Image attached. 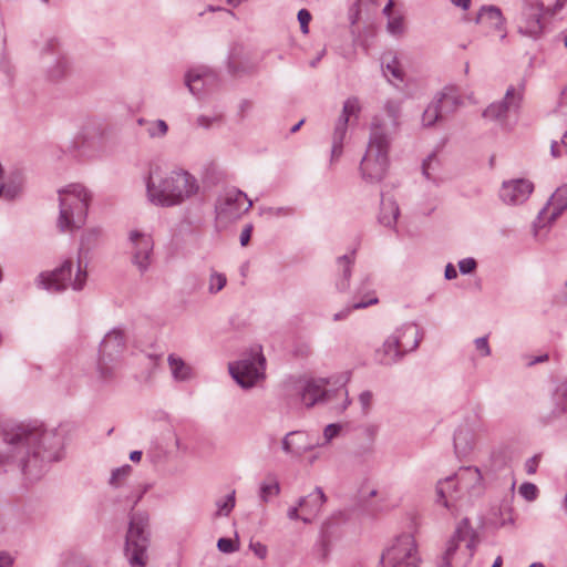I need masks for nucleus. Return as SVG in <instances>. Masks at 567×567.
Listing matches in <instances>:
<instances>
[{
  "label": "nucleus",
  "instance_id": "nucleus-1",
  "mask_svg": "<svg viewBox=\"0 0 567 567\" xmlns=\"http://www.w3.org/2000/svg\"><path fill=\"white\" fill-rule=\"evenodd\" d=\"M63 434L42 424H17L3 431L4 447L0 465L6 471L19 470L29 482L39 481L51 462L60 458Z\"/></svg>",
  "mask_w": 567,
  "mask_h": 567
},
{
  "label": "nucleus",
  "instance_id": "nucleus-2",
  "mask_svg": "<svg viewBox=\"0 0 567 567\" xmlns=\"http://www.w3.org/2000/svg\"><path fill=\"white\" fill-rule=\"evenodd\" d=\"M197 179L184 169H167L153 165L146 182L148 200L156 206L172 207L197 194Z\"/></svg>",
  "mask_w": 567,
  "mask_h": 567
},
{
  "label": "nucleus",
  "instance_id": "nucleus-3",
  "mask_svg": "<svg viewBox=\"0 0 567 567\" xmlns=\"http://www.w3.org/2000/svg\"><path fill=\"white\" fill-rule=\"evenodd\" d=\"M58 193L60 207L58 228L64 233L82 227L92 198L90 192L81 184H71Z\"/></svg>",
  "mask_w": 567,
  "mask_h": 567
},
{
  "label": "nucleus",
  "instance_id": "nucleus-4",
  "mask_svg": "<svg viewBox=\"0 0 567 567\" xmlns=\"http://www.w3.org/2000/svg\"><path fill=\"white\" fill-rule=\"evenodd\" d=\"M151 530L150 516L144 511H133L128 515V527L125 535L124 556L132 567H145Z\"/></svg>",
  "mask_w": 567,
  "mask_h": 567
},
{
  "label": "nucleus",
  "instance_id": "nucleus-5",
  "mask_svg": "<svg viewBox=\"0 0 567 567\" xmlns=\"http://www.w3.org/2000/svg\"><path fill=\"white\" fill-rule=\"evenodd\" d=\"M476 545L477 534L468 518L461 519L447 542L441 567H466L473 558Z\"/></svg>",
  "mask_w": 567,
  "mask_h": 567
},
{
  "label": "nucleus",
  "instance_id": "nucleus-6",
  "mask_svg": "<svg viewBox=\"0 0 567 567\" xmlns=\"http://www.w3.org/2000/svg\"><path fill=\"white\" fill-rule=\"evenodd\" d=\"M126 349L124 331L115 328L107 332L100 343L97 369L103 380L114 378L121 358Z\"/></svg>",
  "mask_w": 567,
  "mask_h": 567
},
{
  "label": "nucleus",
  "instance_id": "nucleus-7",
  "mask_svg": "<svg viewBox=\"0 0 567 567\" xmlns=\"http://www.w3.org/2000/svg\"><path fill=\"white\" fill-rule=\"evenodd\" d=\"M86 262L78 260L76 272L73 276L72 260H65L59 268L53 270L50 275L41 274L39 276V284L47 290L59 292L71 287L73 290H81L86 282Z\"/></svg>",
  "mask_w": 567,
  "mask_h": 567
},
{
  "label": "nucleus",
  "instance_id": "nucleus-8",
  "mask_svg": "<svg viewBox=\"0 0 567 567\" xmlns=\"http://www.w3.org/2000/svg\"><path fill=\"white\" fill-rule=\"evenodd\" d=\"M265 367L266 358L262 354L261 346H255L240 360L229 363L228 370L241 388L248 389L265 378Z\"/></svg>",
  "mask_w": 567,
  "mask_h": 567
},
{
  "label": "nucleus",
  "instance_id": "nucleus-9",
  "mask_svg": "<svg viewBox=\"0 0 567 567\" xmlns=\"http://www.w3.org/2000/svg\"><path fill=\"white\" fill-rule=\"evenodd\" d=\"M410 336L409 341H402L401 336H390L377 350L378 361L384 365H391L400 361L406 353L414 351L422 339L419 327L415 323H404L402 336Z\"/></svg>",
  "mask_w": 567,
  "mask_h": 567
},
{
  "label": "nucleus",
  "instance_id": "nucleus-10",
  "mask_svg": "<svg viewBox=\"0 0 567 567\" xmlns=\"http://www.w3.org/2000/svg\"><path fill=\"white\" fill-rule=\"evenodd\" d=\"M525 94V83L509 85L505 92L503 100L489 104L483 112V116L487 120L497 121L501 125L508 127L512 116L516 117Z\"/></svg>",
  "mask_w": 567,
  "mask_h": 567
},
{
  "label": "nucleus",
  "instance_id": "nucleus-11",
  "mask_svg": "<svg viewBox=\"0 0 567 567\" xmlns=\"http://www.w3.org/2000/svg\"><path fill=\"white\" fill-rule=\"evenodd\" d=\"M381 567H416L420 563L417 547L411 534H403L382 553Z\"/></svg>",
  "mask_w": 567,
  "mask_h": 567
},
{
  "label": "nucleus",
  "instance_id": "nucleus-12",
  "mask_svg": "<svg viewBox=\"0 0 567 567\" xmlns=\"http://www.w3.org/2000/svg\"><path fill=\"white\" fill-rule=\"evenodd\" d=\"M383 110L385 116L374 115L370 123L369 142H389L394 138L400 127V116L402 105L400 101L388 100Z\"/></svg>",
  "mask_w": 567,
  "mask_h": 567
},
{
  "label": "nucleus",
  "instance_id": "nucleus-13",
  "mask_svg": "<svg viewBox=\"0 0 567 567\" xmlns=\"http://www.w3.org/2000/svg\"><path fill=\"white\" fill-rule=\"evenodd\" d=\"M389 144H368L360 163L362 177L369 183L383 179L389 167Z\"/></svg>",
  "mask_w": 567,
  "mask_h": 567
},
{
  "label": "nucleus",
  "instance_id": "nucleus-14",
  "mask_svg": "<svg viewBox=\"0 0 567 567\" xmlns=\"http://www.w3.org/2000/svg\"><path fill=\"white\" fill-rule=\"evenodd\" d=\"M362 111L363 104L358 96L351 95L343 101L341 111L333 124L332 142H344L351 137L349 132L358 126Z\"/></svg>",
  "mask_w": 567,
  "mask_h": 567
},
{
  "label": "nucleus",
  "instance_id": "nucleus-15",
  "mask_svg": "<svg viewBox=\"0 0 567 567\" xmlns=\"http://www.w3.org/2000/svg\"><path fill=\"white\" fill-rule=\"evenodd\" d=\"M252 202L239 189H228L217 200L216 212L219 218L233 220L248 212Z\"/></svg>",
  "mask_w": 567,
  "mask_h": 567
},
{
  "label": "nucleus",
  "instance_id": "nucleus-16",
  "mask_svg": "<svg viewBox=\"0 0 567 567\" xmlns=\"http://www.w3.org/2000/svg\"><path fill=\"white\" fill-rule=\"evenodd\" d=\"M458 105L456 96L447 93H439L435 99L427 105L422 114V125L431 127L436 122L444 120L449 114L453 113Z\"/></svg>",
  "mask_w": 567,
  "mask_h": 567
},
{
  "label": "nucleus",
  "instance_id": "nucleus-17",
  "mask_svg": "<svg viewBox=\"0 0 567 567\" xmlns=\"http://www.w3.org/2000/svg\"><path fill=\"white\" fill-rule=\"evenodd\" d=\"M128 238L132 244V261L144 274L151 265L154 241L151 235L138 230H132Z\"/></svg>",
  "mask_w": 567,
  "mask_h": 567
},
{
  "label": "nucleus",
  "instance_id": "nucleus-18",
  "mask_svg": "<svg viewBox=\"0 0 567 567\" xmlns=\"http://www.w3.org/2000/svg\"><path fill=\"white\" fill-rule=\"evenodd\" d=\"M534 190V184L526 178L505 181L499 189V198L506 205H520Z\"/></svg>",
  "mask_w": 567,
  "mask_h": 567
},
{
  "label": "nucleus",
  "instance_id": "nucleus-19",
  "mask_svg": "<svg viewBox=\"0 0 567 567\" xmlns=\"http://www.w3.org/2000/svg\"><path fill=\"white\" fill-rule=\"evenodd\" d=\"M43 54H52L55 56L52 65L48 66L47 74L52 81H59L68 75L70 71V61L68 56L60 50V42L56 38L47 40L42 48Z\"/></svg>",
  "mask_w": 567,
  "mask_h": 567
},
{
  "label": "nucleus",
  "instance_id": "nucleus-20",
  "mask_svg": "<svg viewBox=\"0 0 567 567\" xmlns=\"http://www.w3.org/2000/svg\"><path fill=\"white\" fill-rule=\"evenodd\" d=\"M542 14H543V3L538 0L534 2H526L519 21V32L530 35L537 37L543 29L542 25Z\"/></svg>",
  "mask_w": 567,
  "mask_h": 567
},
{
  "label": "nucleus",
  "instance_id": "nucleus-21",
  "mask_svg": "<svg viewBox=\"0 0 567 567\" xmlns=\"http://www.w3.org/2000/svg\"><path fill=\"white\" fill-rule=\"evenodd\" d=\"M216 81V73L206 66L190 69L185 75V85L197 97L206 92V86L213 85Z\"/></svg>",
  "mask_w": 567,
  "mask_h": 567
},
{
  "label": "nucleus",
  "instance_id": "nucleus-22",
  "mask_svg": "<svg viewBox=\"0 0 567 567\" xmlns=\"http://www.w3.org/2000/svg\"><path fill=\"white\" fill-rule=\"evenodd\" d=\"M454 478L463 494L470 496L478 495L483 491V476L481 471L474 466L461 467Z\"/></svg>",
  "mask_w": 567,
  "mask_h": 567
},
{
  "label": "nucleus",
  "instance_id": "nucleus-23",
  "mask_svg": "<svg viewBox=\"0 0 567 567\" xmlns=\"http://www.w3.org/2000/svg\"><path fill=\"white\" fill-rule=\"evenodd\" d=\"M316 445L309 442L308 434L303 431H291L285 435L281 442L282 451L288 455L297 457L313 450Z\"/></svg>",
  "mask_w": 567,
  "mask_h": 567
},
{
  "label": "nucleus",
  "instance_id": "nucleus-24",
  "mask_svg": "<svg viewBox=\"0 0 567 567\" xmlns=\"http://www.w3.org/2000/svg\"><path fill=\"white\" fill-rule=\"evenodd\" d=\"M326 499V495L320 487H316L309 495L300 497L299 506L302 509L301 520L306 524L312 523L321 512Z\"/></svg>",
  "mask_w": 567,
  "mask_h": 567
},
{
  "label": "nucleus",
  "instance_id": "nucleus-25",
  "mask_svg": "<svg viewBox=\"0 0 567 567\" xmlns=\"http://www.w3.org/2000/svg\"><path fill=\"white\" fill-rule=\"evenodd\" d=\"M436 503L446 508L452 507V502L462 497L463 493L453 476L439 481L435 488Z\"/></svg>",
  "mask_w": 567,
  "mask_h": 567
},
{
  "label": "nucleus",
  "instance_id": "nucleus-26",
  "mask_svg": "<svg viewBox=\"0 0 567 567\" xmlns=\"http://www.w3.org/2000/svg\"><path fill=\"white\" fill-rule=\"evenodd\" d=\"M567 208V184L559 186L550 196L547 206L538 214L540 223L545 215L549 214V221H554Z\"/></svg>",
  "mask_w": 567,
  "mask_h": 567
},
{
  "label": "nucleus",
  "instance_id": "nucleus-27",
  "mask_svg": "<svg viewBox=\"0 0 567 567\" xmlns=\"http://www.w3.org/2000/svg\"><path fill=\"white\" fill-rule=\"evenodd\" d=\"M476 23L485 24L488 28L501 31L502 39L506 37L504 33V18L502 11L495 6L482 7L477 14Z\"/></svg>",
  "mask_w": 567,
  "mask_h": 567
},
{
  "label": "nucleus",
  "instance_id": "nucleus-28",
  "mask_svg": "<svg viewBox=\"0 0 567 567\" xmlns=\"http://www.w3.org/2000/svg\"><path fill=\"white\" fill-rule=\"evenodd\" d=\"M167 363L172 373V377L177 382H186L194 378L193 368L186 363L181 357L171 353L167 357Z\"/></svg>",
  "mask_w": 567,
  "mask_h": 567
},
{
  "label": "nucleus",
  "instance_id": "nucleus-29",
  "mask_svg": "<svg viewBox=\"0 0 567 567\" xmlns=\"http://www.w3.org/2000/svg\"><path fill=\"white\" fill-rule=\"evenodd\" d=\"M326 395L327 393L323 383L317 381L307 382L300 393L302 403L308 408H311L316 403L324 400Z\"/></svg>",
  "mask_w": 567,
  "mask_h": 567
},
{
  "label": "nucleus",
  "instance_id": "nucleus-30",
  "mask_svg": "<svg viewBox=\"0 0 567 567\" xmlns=\"http://www.w3.org/2000/svg\"><path fill=\"white\" fill-rule=\"evenodd\" d=\"M474 444V435L467 427H458L454 434V449L458 456L467 455Z\"/></svg>",
  "mask_w": 567,
  "mask_h": 567
},
{
  "label": "nucleus",
  "instance_id": "nucleus-31",
  "mask_svg": "<svg viewBox=\"0 0 567 567\" xmlns=\"http://www.w3.org/2000/svg\"><path fill=\"white\" fill-rule=\"evenodd\" d=\"M102 236V230L100 228H90L86 229L80 240L79 247V259L83 260L86 258L87 254L97 246Z\"/></svg>",
  "mask_w": 567,
  "mask_h": 567
},
{
  "label": "nucleus",
  "instance_id": "nucleus-32",
  "mask_svg": "<svg viewBox=\"0 0 567 567\" xmlns=\"http://www.w3.org/2000/svg\"><path fill=\"white\" fill-rule=\"evenodd\" d=\"M400 209L398 204L393 199H382L381 202V210L379 215V221L386 226L392 227L395 225L396 219L399 217Z\"/></svg>",
  "mask_w": 567,
  "mask_h": 567
},
{
  "label": "nucleus",
  "instance_id": "nucleus-33",
  "mask_svg": "<svg viewBox=\"0 0 567 567\" xmlns=\"http://www.w3.org/2000/svg\"><path fill=\"white\" fill-rule=\"evenodd\" d=\"M354 261V251L350 255H343L338 258L339 268L342 271L343 278L337 282V288L340 291H346L349 288V280L351 276V266Z\"/></svg>",
  "mask_w": 567,
  "mask_h": 567
},
{
  "label": "nucleus",
  "instance_id": "nucleus-34",
  "mask_svg": "<svg viewBox=\"0 0 567 567\" xmlns=\"http://www.w3.org/2000/svg\"><path fill=\"white\" fill-rule=\"evenodd\" d=\"M280 493V485L275 476H268L260 485V499L264 503L269 502L270 497Z\"/></svg>",
  "mask_w": 567,
  "mask_h": 567
},
{
  "label": "nucleus",
  "instance_id": "nucleus-35",
  "mask_svg": "<svg viewBox=\"0 0 567 567\" xmlns=\"http://www.w3.org/2000/svg\"><path fill=\"white\" fill-rule=\"evenodd\" d=\"M383 73L385 76L391 75L398 81H403V70L400 66V62L395 55L391 56L390 60L383 65Z\"/></svg>",
  "mask_w": 567,
  "mask_h": 567
},
{
  "label": "nucleus",
  "instance_id": "nucleus-36",
  "mask_svg": "<svg viewBox=\"0 0 567 567\" xmlns=\"http://www.w3.org/2000/svg\"><path fill=\"white\" fill-rule=\"evenodd\" d=\"M375 303H378V298H375V297H370V298L361 300L359 302H354L351 307H347L343 310L337 312L333 316V320L339 321V320L346 319L349 316V313L351 312V310L367 308L368 306L375 305Z\"/></svg>",
  "mask_w": 567,
  "mask_h": 567
},
{
  "label": "nucleus",
  "instance_id": "nucleus-37",
  "mask_svg": "<svg viewBox=\"0 0 567 567\" xmlns=\"http://www.w3.org/2000/svg\"><path fill=\"white\" fill-rule=\"evenodd\" d=\"M226 284H227V278L224 274L213 271L209 276L208 292L210 295H216L217 292H219L220 290H223L225 288Z\"/></svg>",
  "mask_w": 567,
  "mask_h": 567
},
{
  "label": "nucleus",
  "instance_id": "nucleus-38",
  "mask_svg": "<svg viewBox=\"0 0 567 567\" xmlns=\"http://www.w3.org/2000/svg\"><path fill=\"white\" fill-rule=\"evenodd\" d=\"M295 208L292 206H269L262 208L261 213L269 217H290L295 214Z\"/></svg>",
  "mask_w": 567,
  "mask_h": 567
},
{
  "label": "nucleus",
  "instance_id": "nucleus-39",
  "mask_svg": "<svg viewBox=\"0 0 567 567\" xmlns=\"http://www.w3.org/2000/svg\"><path fill=\"white\" fill-rule=\"evenodd\" d=\"M218 516H228L229 513L235 507V491L228 494L224 499H218L216 502Z\"/></svg>",
  "mask_w": 567,
  "mask_h": 567
},
{
  "label": "nucleus",
  "instance_id": "nucleus-40",
  "mask_svg": "<svg viewBox=\"0 0 567 567\" xmlns=\"http://www.w3.org/2000/svg\"><path fill=\"white\" fill-rule=\"evenodd\" d=\"M62 567H89V564L82 555L66 553L62 559Z\"/></svg>",
  "mask_w": 567,
  "mask_h": 567
},
{
  "label": "nucleus",
  "instance_id": "nucleus-41",
  "mask_svg": "<svg viewBox=\"0 0 567 567\" xmlns=\"http://www.w3.org/2000/svg\"><path fill=\"white\" fill-rule=\"evenodd\" d=\"M167 130V124L163 120H157L147 123V132L150 134V137L152 138L163 137L166 134Z\"/></svg>",
  "mask_w": 567,
  "mask_h": 567
},
{
  "label": "nucleus",
  "instance_id": "nucleus-42",
  "mask_svg": "<svg viewBox=\"0 0 567 567\" xmlns=\"http://www.w3.org/2000/svg\"><path fill=\"white\" fill-rule=\"evenodd\" d=\"M132 472L131 465L126 464L122 467L115 468L110 477V485L117 487L121 485L122 481H124Z\"/></svg>",
  "mask_w": 567,
  "mask_h": 567
},
{
  "label": "nucleus",
  "instance_id": "nucleus-43",
  "mask_svg": "<svg viewBox=\"0 0 567 567\" xmlns=\"http://www.w3.org/2000/svg\"><path fill=\"white\" fill-rule=\"evenodd\" d=\"M388 31L393 35H401L404 32L403 17L394 16L388 19Z\"/></svg>",
  "mask_w": 567,
  "mask_h": 567
},
{
  "label": "nucleus",
  "instance_id": "nucleus-44",
  "mask_svg": "<svg viewBox=\"0 0 567 567\" xmlns=\"http://www.w3.org/2000/svg\"><path fill=\"white\" fill-rule=\"evenodd\" d=\"M93 144H70L69 152L73 157L81 159L84 156H90V151Z\"/></svg>",
  "mask_w": 567,
  "mask_h": 567
},
{
  "label": "nucleus",
  "instance_id": "nucleus-45",
  "mask_svg": "<svg viewBox=\"0 0 567 567\" xmlns=\"http://www.w3.org/2000/svg\"><path fill=\"white\" fill-rule=\"evenodd\" d=\"M519 494L527 501H534L537 497L538 488L533 483H523L518 489Z\"/></svg>",
  "mask_w": 567,
  "mask_h": 567
},
{
  "label": "nucleus",
  "instance_id": "nucleus-46",
  "mask_svg": "<svg viewBox=\"0 0 567 567\" xmlns=\"http://www.w3.org/2000/svg\"><path fill=\"white\" fill-rule=\"evenodd\" d=\"M223 118V115L220 113L214 114L212 116L208 115H200L197 118V124L204 128H209L215 124H218Z\"/></svg>",
  "mask_w": 567,
  "mask_h": 567
},
{
  "label": "nucleus",
  "instance_id": "nucleus-47",
  "mask_svg": "<svg viewBox=\"0 0 567 567\" xmlns=\"http://www.w3.org/2000/svg\"><path fill=\"white\" fill-rule=\"evenodd\" d=\"M340 431L341 425L334 423L328 424L323 430L324 443L332 441L336 436L339 435Z\"/></svg>",
  "mask_w": 567,
  "mask_h": 567
},
{
  "label": "nucleus",
  "instance_id": "nucleus-48",
  "mask_svg": "<svg viewBox=\"0 0 567 567\" xmlns=\"http://www.w3.org/2000/svg\"><path fill=\"white\" fill-rule=\"evenodd\" d=\"M311 20V14L308 10L301 9L298 12V21L300 23L301 32L307 34L309 32V22Z\"/></svg>",
  "mask_w": 567,
  "mask_h": 567
},
{
  "label": "nucleus",
  "instance_id": "nucleus-49",
  "mask_svg": "<svg viewBox=\"0 0 567 567\" xmlns=\"http://www.w3.org/2000/svg\"><path fill=\"white\" fill-rule=\"evenodd\" d=\"M217 548L221 553L230 554L234 553L237 548L234 542L230 538H219L217 542Z\"/></svg>",
  "mask_w": 567,
  "mask_h": 567
},
{
  "label": "nucleus",
  "instance_id": "nucleus-50",
  "mask_svg": "<svg viewBox=\"0 0 567 567\" xmlns=\"http://www.w3.org/2000/svg\"><path fill=\"white\" fill-rule=\"evenodd\" d=\"M373 394L371 391H363L359 395V402L364 412H368L372 405Z\"/></svg>",
  "mask_w": 567,
  "mask_h": 567
},
{
  "label": "nucleus",
  "instance_id": "nucleus-51",
  "mask_svg": "<svg viewBox=\"0 0 567 567\" xmlns=\"http://www.w3.org/2000/svg\"><path fill=\"white\" fill-rule=\"evenodd\" d=\"M458 268L462 274H470L476 268V261L473 258H464L458 262Z\"/></svg>",
  "mask_w": 567,
  "mask_h": 567
},
{
  "label": "nucleus",
  "instance_id": "nucleus-52",
  "mask_svg": "<svg viewBox=\"0 0 567 567\" xmlns=\"http://www.w3.org/2000/svg\"><path fill=\"white\" fill-rule=\"evenodd\" d=\"M476 349L482 353V355L487 357L491 353V349L488 346V341L486 337H481L475 340Z\"/></svg>",
  "mask_w": 567,
  "mask_h": 567
},
{
  "label": "nucleus",
  "instance_id": "nucleus-53",
  "mask_svg": "<svg viewBox=\"0 0 567 567\" xmlns=\"http://www.w3.org/2000/svg\"><path fill=\"white\" fill-rule=\"evenodd\" d=\"M556 395L558 399V404H557V408L555 409L554 413L559 415L563 412H565V410L567 409V395L565 392H559V391L556 392Z\"/></svg>",
  "mask_w": 567,
  "mask_h": 567
},
{
  "label": "nucleus",
  "instance_id": "nucleus-54",
  "mask_svg": "<svg viewBox=\"0 0 567 567\" xmlns=\"http://www.w3.org/2000/svg\"><path fill=\"white\" fill-rule=\"evenodd\" d=\"M252 225L251 224H247L243 230H241V234H240V245L241 246H247L249 240H250V237H251V233H252Z\"/></svg>",
  "mask_w": 567,
  "mask_h": 567
},
{
  "label": "nucleus",
  "instance_id": "nucleus-55",
  "mask_svg": "<svg viewBox=\"0 0 567 567\" xmlns=\"http://www.w3.org/2000/svg\"><path fill=\"white\" fill-rule=\"evenodd\" d=\"M539 457L537 455L528 458L525 463V470L527 474L532 475L536 473L538 466Z\"/></svg>",
  "mask_w": 567,
  "mask_h": 567
},
{
  "label": "nucleus",
  "instance_id": "nucleus-56",
  "mask_svg": "<svg viewBox=\"0 0 567 567\" xmlns=\"http://www.w3.org/2000/svg\"><path fill=\"white\" fill-rule=\"evenodd\" d=\"M550 153L554 157H561L567 154V144H550Z\"/></svg>",
  "mask_w": 567,
  "mask_h": 567
},
{
  "label": "nucleus",
  "instance_id": "nucleus-57",
  "mask_svg": "<svg viewBox=\"0 0 567 567\" xmlns=\"http://www.w3.org/2000/svg\"><path fill=\"white\" fill-rule=\"evenodd\" d=\"M330 162L334 163L343 154V144H332Z\"/></svg>",
  "mask_w": 567,
  "mask_h": 567
},
{
  "label": "nucleus",
  "instance_id": "nucleus-58",
  "mask_svg": "<svg viewBox=\"0 0 567 567\" xmlns=\"http://www.w3.org/2000/svg\"><path fill=\"white\" fill-rule=\"evenodd\" d=\"M250 547L252 548L254 553L259 558H265L267 555V547L262 545L261 543L251 544Z\"/></svg>",
  "mask_w": 567,
  "mask_h": 567
},
{
  "label": "nucleus",
  "instance_id": "nucleus-59",
  "mask_svg": "<svg viewBox=\"0 0 567 567\" xmlns=\"http://www.w3.org/2000/svg\"><path fill=\"white\" fill-rule=\"evenodd\" d=\"M12 564V556L6 551H0V567H11Z\"/></svg>",
  "mask_w": 567,
  "mask_h": 567
},
{
  "label": "nucleus",
  "instance_id": "nucleus-60",
  "mask_svg": "<svg viewBox=\"0 0 567 567\" xmlns=\"http://www.w3.org/2000/svg\"><path fill=\"white\" fill-rule=\"evenodd\" d=\"M435 158V154H431L429 155L424 161H423V164H422V172H423V175L426 177V178H430V174H429V169H430V165L432 163V161Z\"/></svg>",
  "mask_w": 567,
  "mask_h": 567
},
{
  "label": "nucleus",
  "instance_id": "nucleus-61",
  "mask_svg": "<svg viewBox=\"0 0 567 567\" xmlns=\"http://www.w3.org/2000/svg\"><path fill=\"white\" fill-rule=\"evenodd\" d=\"M299 503L297 504V506L290 507L287 512L288 518L291 520L301 519V515H299Z\"/></svg>",
  "mask_w": 567,
  "mask_h": 567
},
{
  "label": "nucleus",
  "instance_id": "nucleus-62",
  "mask_svg": "<svg viewBox=\"0 0 567 567\" xmlns=\"http://www.w3.org/2000/svg\"><path fill=\"white\" fill-rule=\"evenodd\" d=\"M444 276L447 280H451V279H454L457 277V271L456 269L454 268V266L452 264H449L446 267H445V272H444Z\"/></svg>",
  "mask_w": 567,
  "mask_h": 567
},
{
  "label": "nucleus",
  "instance_id": "nucleus-63",
  "mask_svg": "<svg viewBox=\"0 0 567 567\" xmlns=\"http://www.w3.org/2000/svg\"><path fill=\"white\" fill-rule=\"evenodd\" d=\"M18 193V187L13 185H6L3 189V195L8 198H13Z\"/></svg>",
  "mask_w": 567,
  "mask_h": 567
},
{
  "label": "nucleus",
  "instance_id": "nucleus-64",
  "mask_svg": "<svg viewBox=\"0 0 567 567\" xmlns=\"http://www.w3.org/2000/svg\"><path fill=\"white\" fill-rule=\"evenodd\" d=\"M455 7L466 11L471 7L472 0H450Z\"/></svg>",
  "mask_w": 567,
  "mask_h": 567
}]
</instances>
